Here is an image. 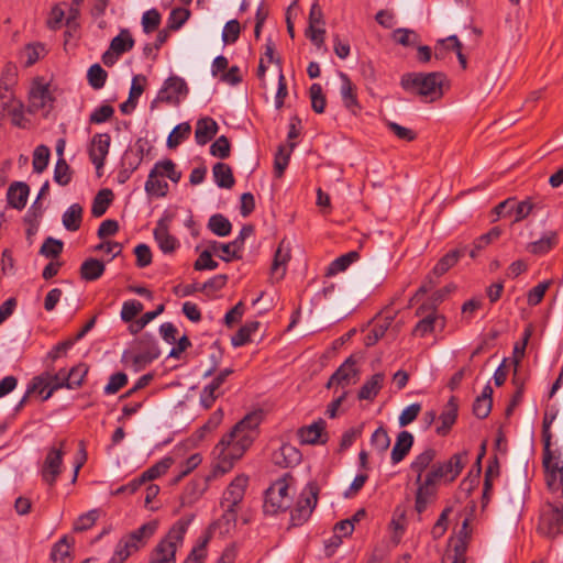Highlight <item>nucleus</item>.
I'll return each mask as SVG.
<instances>
[{"instance_id":"nucleus-1","label":"nucleus","mask_w":563,"mask_h":563,"mask_svg":"<svg viewBox=\"0 0 563 563\" xmlns=\"http://www.w3.org/2000/svg\"><path fill=\"white\" fill-rule=\"evenodd\" d=\"M261 421V411L247 413L229 433L222 437L216 446V452H218L220 459L219 467L222 472L230 470L233 463L251 446L257 434V427Z\"/></svg>"},{"instance_id":"nucleus-2","label":"nucleus","mask_w":563,"mask_h":563,"mask_svg":"<svg viewBox=\"0 0 563 563\" xmlns=\"http://www.w3.org/2000/svg\"><path fill=\"white\" fill-rule=\"evenodd\" d=\"M194 516L178 519L167 534L154 547L148 556V563H176V552L184 543L185 534Z\"/></svg>"},{"instance_id":"nucleus-3","label":"nucleus","mask_w":563,"mask_h":563,"mask_svg":"<svg viewBox=\"0 0 563 563\" xmlns=\"http://www.w3.org/2000/svg\"><path fill=\"white\" fill-rule=\"evenodd\" d=\"M446 76L441 71L406 73L401 76L400 86L404 90L434 101L443 96V84Z\"/></svg>"},{"instance_id":"nucleus-4","label":"nucleus","mask_w":563,"mask_h":563,"mask_svg":"<svg viewBox=\"0 0 563 563\" xmlns=\"http://www.w3.org/2000/svg\"><path fill=\"white\" fill-rule=\"evenodd\" d=\"M158 527L157 521L152 520L143 523L140 528L122 537L118 542L114 554L109 563H123L133 553L140 551Z\"/></svg>"},{"instance_id":"nucleus-5","label":"nucleus","mask_w":563,"mask_h":563,"mask_svg":"<svg viewBox=\"0 0 563 563\" xmlns=\"http://www.w3.org/2000/svg\"><path fill=\"white\" fill-rule=\"evenodd\" d=\"M292 482V475L285 473L266 489L263 505V510L266 515L273 516L286 511L290 507L291 497L288 494V489Z\"/></svg>"},{"instance_id":"nucleus-6","label":"nucleus","mask_w":563,"mask_h":563,"mask_svg":"<svg viewBox=\"0 0 563 563\" xmlns=\"http://www.w3.org/2000/svg\"><path fill=\"white\" fill-rule=\"evenodd\" d=\"M441 481L445 482V476L441 467L435 463L431 465L426 474H422L421 482L416 483L415 509L419 515L427 509L429 504L435 500L438 486Z\"/></svg>"},{"instance_id":"nucleus-7","label":"nucleus","mask_w":563,"mask_h":563,"mask_svg":"<svg viewBox=\"0 0 563 563\" xmlns=\"http://www.w3.org/2000/svg\"><path fill=\"white\" fill-rule=\"evenodd\" d=\"M320 487L317 482L311 481L302 488L295 508L290 512V525L302 526L311 517L319 499Z\"/></svg>"},{"instance_id":"nucleus-8","label":"nucleus","mask_w":563,"mask_h":563,"mask_svg":"<svg viewBox=\"0 0 563 563\" xmlns=\"http://www.w3.org/2000/svg\"><path fill=\"white\" fill-rule=\"evenodd\" d=\"M542 465L548 488L563 496V460L560 454L552 449H543Z\"/></svg>"},{"instance_id":"nucleus-9","label":"nucleus","mask_w":563,"mask_h":563,"mask_svg":"<svg viewBox=\"0 0 563 563\" xmlns=\"http://www.w3.org/2000/svg\"><path fill=\"white\" fill-rule=\"evenodd\" d=\"M66 379L67 377L65 368L59 369L57 373H51L49 371H46L32 379L27 387V393L37 391L40 395H42L43 400H47L52 397L54 391L60 388H66Z\"/></svg>"},{"instance_id":"nucleus-10","label":"nucleus","mask_w":563,"mask_h":563,"mask_svg":"<svg viewBox=\"0 0 563 563\" xmlns=\"http://www.w3.org/2000/svg\"><path fill=\"white\" fill-rule=\"evenodd\" d=\"M468 525L470 518H465L456 538L450 540L442 563H466V551L472 534Z\"/></svg>"},{"instance_id":"nucleus-11","label":"nucleus","mask_w":563,"mask_h":563,"mask_svg":"<svg viewBox=\"0 0 563 563\" xmlns=\"http://www.w3.org/2000/svg\"><path fill=\"white\" fill-rule=\"evenodd\" d=\"M538 529L544 536L554 539L563 533V504L548 503L542 510Z\"/></svg>"},{"instance_id":"nucleus-12","label":"nucleus","mask_w":563,"mask_h":563,"mask_svg":"<svg viewBox=\"0 0 563 563\" xmlns=\"http://www.w3.org/2000/svg\"><path fill=\"white\" fill-rule=\"evenodd\" d=\"M254 232V227L252 224H245L241 229L239 235L229 243H219L213 241L210 243V247L213 252L221 250L223 253L220 255V258L224 262H231L232 260H241L245 240L251 236Z\"/></svg>"},{"instance_id":"nucleus-13","label":"nucleus","mask_w":563,"mask_h":563,"mask_svg":"<svg viewBox=\"0 0 563 563\" xmlns=\"http://www.w3.org/2000/svg\"><path fill=\"white\" fill-rule=\"evenodd\" d=\"M66 441L63 440L59 442V446L49 448L46 457L44 460L41 475L43 481L49 486H54L57 482L58 476L62 473L63 465V456H64V445Z\"/></svg>"},{"instance_id":"nucleus-14","label":"nucleus","mask_w":563,"mask_h":563,"mask_svg":"<svg viewBox=\"0 0 563 563\" xmlns=\"http://www.w3.org/2000/svg\"><path fill=\"white\" fill-rule=\"evenodd\" d=\"M189 92L186 81L178 76H169L163 84L154 102H166L179 104L180 99L185 98Z\"/></svg>"},{"instance_id":"nucleus-15","label":"nucleus","mask_w":563,"mask_h":563,"mask_svg":"<svg viewBox=\"0 0 563 563\" xmlns=\"http://www.w3.org/2000/svg\"><path fill=\"white\" fill-rule=\"evenodd\" d=\"M358 368L356 367V360L353 355L347 357L330 376L325 387H347L356 384L358 380Z\"/></svg>"},{"instance_id":"nucleus-16","label":"nucleus","mask_w":563,"mask_h":563,"mask_svg":"<svg viewBox=\"0 0 563 563\" xmlns=\"http://www.w3.org/2000/svg\"><path fill=\"white\" fill-rule=\"evenodd\" d=\"M232 373L233 369L231 368H224L220 371L213 377V379L202 388L199 400L200 405L205 409H210L213 406L214 401L224 394L221 387Z\"/></svg>"},{"instance_id":"nucleus-17","label":"nucleus","mask_w":563,"mask_h":563,"mask_svg":"<svg viewBox=\"0 0 563 563\" xmlns=\"http://www.w3.org/2000/svg\"><path fill=\"white\" fill-rule=\"evenodd\" d=\"M111 137L108 133H98L91 140L89 148V157L97 169L104 165L106 157L109 153Z\"/></svg>"},{"instance_id":"nucleus-18","label":"nucleus","mask_w":563,"mask_h":563,"mask_svg":"<svg viewBox=\"0 0 563 563\" xmlns=\"http://www.w3.org/2000/svg\"><path fill=\"white\" fill-rule=\"evenodd\" d=\"M247 486V477L246 476H238L235 477L230 485L227 487L222 495L221 506L222 507H238L239 504L243 500L245 495V489Z\"/></svg>"},{"instance_id":"nucleus-19","label":"nucleus","mask_w":563,"mask_h":563,"mask_svg":"<svg viewBox=\"0 0 563 563\" xmlns=\"http://www.w3.org/2000/svg\"><path fill=\"white\" fill-rule=\"evenodd\" d=\"M341 88L340 93L344 107L353 114L361 111V106L357 100L356 86L352 82L345 73H340Z\"/></svg>"},{"instance_id":"nucleus-20","label":"nucleus","mask_w":563,"mask_h":563,"mask_svg":"<svg viewBox=\"0 0 563 563\" xmlns=\"http://www.w3.org/2000/svg\"><path fill=\"white\" fill-rule=\"evenodd\" d=\"M324 430L325 421L320 418L310 426L300 428L298 430V437L303 444H324L328 441Z\"/></svg>"},{"instance_id":"nucleus-21","label":"nucleus","mask_w":563,"mask_h":563,"mask_svg":"<svg viewBox=\"0 0 563 563\" xmlns=\"http://www.w3.org/2000/svg\"><path fill=\"white\" fill-rule=\"evenodd\" d=\"M291 257L289 242L283 239L275 252L271 274L273 278L280 280L286 274V266Z\"/></svg>"},{"instance_id":"nucleus-22","label":"nucleus","mask_w":563,"mask_h":563,"mask_svg":"<svg viewBox=\"0 0 563 563\" xmlns=\"http://www.w3.org/2000/svg\"><path fill=\"white\" fill-rule=\"evenodd\" d=\"M467 251L466 245H460L456 249L450 250L437 262L431 274L435 277L444 275L457 264Z\"/></svg>"},{"instance_id":"nucleus-23","label":"nucleus","mask_w":563,"mask_h":563,"mask_svg":"<svg viewBox=\"0 0 563 563\" xmlns=\"http://www.w3.org/2000/svg\"><path fill=\"white\" fill-rule=\"evenodd\" d=\"M301 461L300 451L291 444L285 443L273 453V462L275 465L288 468L298 465Z\"/></svg>"},{"instance_id":"nucleus-24","label":"nucleus","mask_w":563,"mask_h":563,"mask_svg":"<svg viewBox=\"0 0 563 563\" xmlns=\"http://www.w3.org/2000/svg\"><path fill=\"white\" fill-rule=\"evenodd\" d=\"M53 98L46 85L33 87L29 97V111L35 113L46 108H52Z\"/></svg>"},{"instance_id":"nucleus-25","label":"nucleus","mask_w":563,"mask_h":563,"mask_svg":"<svg viewBox=\"0 0 563 563\" xmlns=\"http://www.w3.org/2000/svg\"><path fill=\"white\" fill-rule=\"evenodd\" d=\"M466 461L467 452L463 451L453 454L446 462L438 463V465L441 467L445 476V482L452 483L453 481H455L456 477L461 474L462 470L464 468Z\"/></svg>"},{"instance_id":"nucleus-26","label":"nucleus","mask_w":563,"mask_h":563,"mask_svg":"<svg viewBox=\"0 0 563 563\" xmlns=\"http://www.w3.org/2000/svg\"><path fill=\"white\" fill-rule=\"evenodd\" d=\"M457 409V400L454 396H452L439 417L440 426H438L435 429V432L439 435H446L450 432L451 428L456 421Z\"/></svg>"},{"instance_id":"nucleus-27","label":"nucleus","mask_w":563,"mask_h":563,"mask_svg":"<svg viewBox=\"0 0 563 563\" xmlns=\"http://www.w3.org/2000/svg\"><path fill=\"white\" fill-rule=\"evenodd\" d=\"M219 126L214 119L210 117L201 118L196 123L195 139L197 144L206 145L218 133Z\"/></svg>"},{"instance_id":"nucleus-28","label":"nucleus","mask_w":563,"mask_h":563,"mask_svg":"<svg viewBox=\"0 0 563 563\" xmlns=\"http://www.w3.org/2000/svg\"><path fill=\"white\" fill-rule=\"evenodd\" d=\"M208 487V478L205 476H196L185 487L181 494V504L191 505L197 501Z\"/></svg>"},{"instance_id":"nucleus-29","label":"nucleus","mask_w":563,"mask_h":563,"mask_svg":"<svg viewBox=\"0 0 563 563\" xmlns=\"http://www.w3.org/2000/svg\"><path fill=\"white\" fill-rule=\"evenodd\" d=\"M413 445V435L409 431H400L396 443L393 446L390 460L393 464L400 463L409 453Z\"/></svg>"},{"instance_id":"nucleus-30","label":"nucleus","mask_w":563,"mask_h":563,"mask_svg":"<svg viewBox=\"0 0 563 563\" xmlns=\"http://www.w3.org/2000/svg\"><path fill=\"white\" fill-rule=\"evenodd\" d=\"M29 192L30 188L25 183L16 181L11 184L7 192L8 203L14 209H23L26 205Z\"/></svg>"},{"instance_id":"nucleus-31","label":"nucleus","mask_w":563,"mask_h":563,"mask_svg":"<svg viewBox=\"0 0 563 563\" xmlns=\"http://www.w3.org/2000/svg\"><path fill=\"white\" fill-rule=\"evenodd\" d=\"M154 239L165 254H170L178 247L177 239L169 234L167 225L163 221H159L154 229Z\"/></svg>"},{"instance_id":"nucleus-32","label":"nucleus","mask_w":563,"mask_h":563,"mask_svg":"<svg viewBox=\"0 0 563 563\" xmlns=\"http://www.w3.org/2000/svg\"><path fill=\"white\" fill-rule=\"evenodd\" d=\"M385 375L376 373L367 379L358 390L357 397L360 400H373L379 390L383 388Z\"/></svg>"},{"instance_id":"nucleus-33","label":"nucleus","mask_w":563,"mask_h":563,"mask_svg":"<svg viewBox=\"0 0 563 563\" xmlns=\"http://www.w3.org/2000/svg\"><path fill=\"white\" fill-rule=\"evenodd\" d=\"M435 456V450L429 448L413 459V461L410 464V470L417 474L415 483L421 482L422 474L429 468Z\"/></svg>"},{"instance_id":"nucleus-34","label":"nucleus","mask_w":563,"mask_h":563,"mask_svg":"<svg viewBox=\"0 0 563 563\" xmlns=\"http://www.w3.org/2000/svg\"><path fill=\"white\" fill-rule=\"evenodd\" d=\"M212 175L214 183L220 188L231 189L235 184L232 168L225 163H216L212 167Z\"/></svg>"},{"instance_id":"nucleus-35","label":"nucleus","mask_w":563,"mask_h":563,"mask_svg":"<svg viewBox=\"0 0 563 563\" xmlns=\"http://www.w3.org/2000/svg\"><path fill=\"white\" fill-rule=\"evenodd\" d=\"M558 244V233L550 231L540 240L530 242L527 245V251L533 255H544L549 253Z\"/></svg>"},{"instance_id":"nucleus-36","label":"nucleus","mask_w":563,"mask_h":563,"mask_svg":"<svg viewBox=\"0 0 563 563\" xmlns=\"http://www.w3.org/2000/svg\"><path fill=\"white\" fill-rule=\"evenodd\" d=\"M104 264L93 257H90L82 262L80 266V277L86 282H93L100 278L104 273Z\"/></svg>"},{"instance_id":"nucleus-37","label":"nucleus","mask_w":563,"mask_h":563,"mask_svg":"<svg viewBox=\"0 0 563 563\" xmlns=\"http://www.w3.org/2000/svg\"><path fill=\"white\" fill-rule=\"evenodd\" d=\"M66 230L75 232L79 230L82 221V207L79 203L70 205L62 217Z\"/></svg>"},{"instance_id":"nucleus-38","label":"nucleus","mask_w":563,"mask_h":563,"mask_svg":"<svg viewBox=\"0 0 563 563\" xmlns=\"http://www.w3.org/2000/svg\"><path fill=\"white\" fill-rule=\"evenodd\" d=\"M112 199L113 192L111 189L104 188L99 190L92 201L91 214L95 218L102 217L107 212Z\"/></svg>"},{"instance_id":"nucleus-39","label":"nucleus","mask_w":563,"mask_h":563,"mask_svg":"<svg viewBox=\"0 0 563 563\" xmlns=\"http://www.w3.org/2000/svg\"><path fill=\"white\" fill-rule=\"evenodd\" d=\"M157 170L152 169L145 183V191L148 196L157 198L165 197L168 194V184L158 179Z\"/></svg>"},{"instance_id":"nucleus-40","label":"nucleus","mask_w":563,"mask_h":563,"mask_svg":"<svg viewBox=\"0 0 563 563\" xmlns=\"http://www.w3.org/2000/svg\"><path fill=\"white\" fill-rule=\"evenodd\" d=\"M295 146L296 143H289L288 146L279 145L274 158V173L276 177L280 178L284 175Z\"/></svg>"},{"instance_id":"nucleus-41","label":"nucleus","mask_w":563,"mask_h":563,"mask_svg":"<svg viewBox=\"0 0 563 563\" xmlns=\"http://www.w3.org/2000/svg\"><path fill=\"white\" fill-rule=\"evenodd\" d=\"M88 371H89V366L85 363H79L75 366H73L69 371H66V382L65 385H66V388L67 389H77L79 388L84 380H85V377L87 376L88 374Z\"/></svg>"},{"instance_id":"nucleus-42","label":"nucleus","mask_w":563,"mask_h":563,"mask_svg":"<svg viewBox=\"0 0 563 563\" xmlns=\"http://www.w3.org/2000/svg\"><path fill=\"white\" fill-rule=\"evenodd\" d=\"M133 46L134 38L132 37L131 32L128 29H122L120 33L111 40L109 47L121 56L122 54L131 51Z\"/></svg>"},{"instance_id":"nucleus-43","label":"nucleus","mask_w":563,"mask_h":563,"mask_svg":"<svg viewBox=\"0 0 563 563\" xmlns=\"http://www.w3.org/2000/svg\"><path fill=\"white\" fill-rule=\"evenodd\" d=\"M146 336L148 338L146 349L135 354L133 357V363L137 366H144L152 363L161 354L159 347L157 346L155 340L150 335Z\"/></svg>"},{"instance_id":"nucleus-44","label":"nucleus","mask_w":563,"mask_h":563,"mask_svg":"<svg viewBox=\"0 0 563 563\" xmlns=\"http://www.w3.org/2000/svg\"><path fill=\"white\" fill-rule=\"evenodd\" d=\"M360 258L357 251L347 252L335 258L328 267L327 275L332 276L340 272H344L347 267Z\"/></svg>"},{"instance_id":"nucleus-45","label":"nucleus","mask_w":563,"mask_h":563,"mask_svg":"<svg viewBox=\"0 0 563 563\" xmlns=\"http://www.w3.org/2000/svg\"><path fill=\"white\" fill-rule=\"evenodd\" d=\"M136 150H126L121 161V167H124L130 173H134L141 165L144 156V148L136 143Z\"/></svg>"},{"instance_id":"nucleus-46","label":"nucleus","mask_w":563,"mask_h":563,"mask_svg":"<svg viewBox=\"0 0 563 563\" xmlns=\"http://www.w3.org/2000/svg\"><path fill=\"white\" fill-rule=\"evenodd\" d=\"M258 321H250L242 325L238 332L231 338V344L234 347L243 346L250 342L251 335L258 330Z\"/></svg>"},{"instance_id":"nucleus-47","label":"nucleus","mask_w":563,"mask_h":563,"mask_svg":"<svg viewBox=\"0 0 563 563\" xmlns=\"http://www.w3.org/2000/svg\"><path fill=\"white\" fill-rule=\"evenodd\" d=\"M70 548L71 543L67 536H64L56 542L52 549L51 558L54 562L70 563Z\"/></svg>"},{"instance_id":"nucleus-48","label":"nucleus","mask_w":563,"mask_h":563,"mask_svg":"<svg viewBox=\"0 0 563 563\" xmlns=\"http://www.w3.org/2000/svg\"><path fill=\"white\" fill-rule=\"evenodd\" d=\"M393 319L391 318H385L384 320L375 322V324L372 327V329L368 331L364 339V344L366 346H373L375 345L379 339H382L388 328L391 324Z\"/></svg>"},{"instance_id":"nucleus-49","label":"nucleus","mask_w":563,"mask_h":563,"mask_svg":"<svg viewBox=\"0 0 563 563\" xmlns=\"http://www.w3.org/2000/svg\"><path fill=\"white\" fill-rule=\"evenodd\" d=\"M152 169H156L159 177H167L173 183H178L181 178V172L176 169V164L169 158L157 162Z\"/></svg>"},{"instance_id":"nucleus-50","label":"nucleus","mask_w":563,"mask_h":563,"mask_svg":"<svg viewBox=\"0 0 563 563\" xmlns=\"http://www.w3.org/2000/svg\"><path fill=\"white\" fill-rule=\"evenodd\" d=\"M208 228L218 236H227L231 233L232 224L224 216L216 213L210 217Z\"/></svg>"},{"instance_id":"nucleus-51","label":"nucleus","mask_w":563,"mask_h":563,"mask_svg":"<svg viewBox=\"0 0 563 563\" xmlns=\"http://www.w3.org/2000/svg\"><path fill=\"white\" fill-rule=\"evenodd\" d=\"M191 132V126L188 122H183L176 125L167 137V146L169 148L177 147L183 141L188 139Z\"/></svg>"},{"instance_id":"nucleus-52","label":"nucleus","mask_w":563,"mask_h":563,"mask_svg":"<svg viewBox=\"0 0 563 563\" xmlns=\"http://www.w3.org/2000/svg\"><path fill=\"white\" fill-rule=\"evenodd\" d=\"M558 416V409L554 407L551 410H545L542 420V442L543 449H551L552 432L551 426Z\"/></svg>"},{"instance_id":"nucleus-53","label":"nucleus","mask_w":563,"mask_h":563,"mask_svg":"<svg viewBox=\"0 0 563 563\" xmlns=\"http://www.w3.org/2000/svg\"><path fill=\"white\" fill-rule=\"evenodd\" d=\"M87 78L89 85L93 89L99 90L104 87L108 78V73L99 64H93L88 69Z\"/></svg>"},{"instance_id":"nucleus-54","label":"nucleus","mask_w":563,"mask_h":563,"mask_svg":"<svg viewBox=\"0 0 563 563\" xmlns=\"http://www.w3.org/2000/svg\"><path fill=\"white\" fill-rule=\"evenodd\" d=\"M63 247V241L48 236L42 244L40 254L46 258H57L62 254Z\"/></svg>"},{"instance_id":"nucleus-55","label":"nucleus","mask_w":563,"mask_h":563,"mask_svg":"<svg viewBox=\"0 0 563 563\" xmlns=\"http://www.w3.org/2000/svg\"><path fill=\"white\" fill-rule=\"evenodd\" d=\"M49 148L46 145H38L33 153V170L37 174L43 173L49 161Z\"/></svg>"},{"instance_id":"nucleus-56","label":"nucleus","mask_w":563,"mask_h":563,"mask_svg":"<svg viewBox=\"0 0 563 563\" xmlns=\"http://www.w3.org/2000/svg\"><path fill=\"white\" fill-rule=\"evenodd\" d=\"M73 172L65 158H58L54 168V180L60 186L71 181Z\"/></svg>"},{"instance_id":"nucleus-57","label":"nucleus","mask_w":563,"mask_h":563,"mask_svg":"<svg viewBox=\"0 0 563 563\" xmlns=\"http://www.w3.org/2000/svg\"><path fill=\"white\" fill-rule=\"evenodd\" d=\"M536 208H540L539 202H534L531 197L526 198L520 202L515 201V208L512 212H515L516 217L514 222H519L526 219Z\"/></svg>"},{"instance_id":"nucleus-58","label":"nucleus","mask_w":563,"mask_h":563,"mask_svg":"<svg viewBox=\"0 0 563 563\" xmlns=\"http://www.w3.org/2000/svg\"><path fill=\"white\" fill-rule=\"evenodd\" d=\"M309 92L312 110L316 113H323L327 106V99L325 96L323 95L321 85L312 84L309 89Z\"/></svg>"},{"instance_id":"nucleus-59","label":"nucleus","mask_w":563,"mask_h":563,"mask_svg":"<svg viewBox=\"0 0 563 563\" xmlns=\"http://www.w3.org/2000/svg\"><path fill=\"white\" fill-rule=\"evenodd\" d=\"M209 542V537L206 536L199 540L197 545L192 548L184 563H203L207 558V544Z\"/></svg>"},{"instance_id":"nucleus-60","label":"nucleus","mask_w":563,"mask_h":563,"mask_svg":"<svg viewBox=\"0 0 563 563\" xmlns=\"http://www.w3.org/2000/svg\"><path fill=\"white\" fill-rule=\"evenodd\" d=\"M393 40L402 46H415L419 35L413 30L400 27L393 32Z\"/></svg>"},{"instance_id":"nucleus-61","label":"nucleus","mask_w":563,"mask_h":563,"mask_svg":"<svg viewBox=\"0 0 563 563\" xmlns=\"http://www.w3.org/2000/svg\"><path fill=\"white\" fill-rule=\"evenodd\" d=\"M190 15V11L183 8L173 9L169 13L167 20V27L169 30L176 31L180 29L185 22L188 20Z\"/></svg>"},{"instance_id":"nucleus-62","label":"nucleus","mask_w":563,"mask_h":563,"mask_svg":"<svg viewBox=\"0 0 563 563\" xmlns=\"http://www.w3.org/2000/svg\"><path fill=\"white\" fill-rule=\"evenodd\" d=\"M231 144L225 135L219 136L210 146V154L212 156L225 159L230 156Z\"/></svg>"},{"instance_id":"nucleus-63","label":"nucleus","mask_w":563,"mask_h":563,"mask_svg":"<svg viewBox=\"0 0 563 563\" xmlns=\"http://www.w3.org/2000/svg\"><path fill=\"white\" fill-rule=\"evenodd\" d=\"M371 444L380 453L385 452L390 445V438L386 429L378 427L371 437Z\"/></svg>"},{"instance_id":"nucleus-64","label":"nucleus","mask_w":563,"mask_h":563,"mask_svg":"<svg viewBox=\"0 0 563 563\" xmlns=\"http://www.w3.org/2000/svg\"><path fill=\"white\" fill-rule=\"evenodd\" d=\"M161 20V13L156 9L144 12L142 16L143 31L147 34L154 32L159 26Z\"/></svg>"}]
</instances>
